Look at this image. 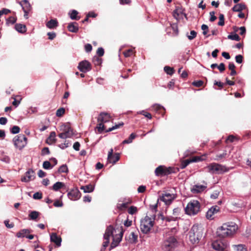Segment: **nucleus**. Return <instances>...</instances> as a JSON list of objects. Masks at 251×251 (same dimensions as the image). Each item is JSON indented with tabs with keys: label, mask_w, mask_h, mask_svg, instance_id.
<instances>
[{
	"label": "nucleus",
	"mask_w": 251,
	"mask_h": 251,
	"mask_svg": "<svg viewBox=\"0 0 251 251\" xmlns=\"http://www.w3.org/2000/svg\"><path fill=\"white\" fill-rule=\"evenodd\" d=\"M116 232V230L112 226H109L107 227L103 236L104 241L103 243L102 248L101 249L100 251H105L106 248L109 245L110 236L113 237V241L110 246L111 248H115L118 246L122 240L123 232L118 230L119 233L115 234Z\"/></svg>",
	"instance_id": "nucleus-1"
},
{
	"label": "nucleus",
	"mask_w": 251,
	"mask_h": 251,
	"mask_svg": "<svg viewBox=\"0 0 251 251\" xmlns=\"http://www.w3.org/2000/svg\"><path fill=\"white\" fill-rule=\"evenodd\" d=\"M238 228V226L233 222L224 224L217 229V233L218 236L222 238L230 237L235 233Z\"/></svg>",
	"instance_id": "nucleus-2"
},
{
	"label": "nucleus",
	"mask_w": 251,
	"mask_h": 251,
	"mask_svg": "<svg viewBox=\"0 0 251 251\" xmlns=\"http://www.w3.org/2000/svg\"><path fill=\"white\" fill-rule=\"evenodd\" d=\"M202 236V230L198 225H194L189 232L190 241L193 244L199 243Z\"/></svg>",
	"instance_id": "nucleus-3"
},
{
	"label": "nucleus",
	"mask_w": 251,
	"mask_h": 251,
	"mask_svg": "<svg viewBox=\"0 0 251 251\" xmlns=\"http://www.w3.org/2000/svg\"><path fill=\"white\" fill-rule=\"evenodd\" d=\"M201 210V204L200 202L195 200H191L189 202L185 208L186 214L190 216L197 215Z\"/></svg>",
	"instance_id": "nucleus-4"
},
{
	"label": "nucleus",
	"mask_w": 251,
	"mask_h": 251,
	"mask_svg": "<svg viewBox=\"0 0 251 251\" xmlns=\"http://www.w3.org/2000/svg\"><path fill=\"white\" fill-rule=\"evenodd\" d=\"M111 118V117L108 113L101 112L98 118V121L99 123L97 126L99 133H101L103 131L106 129L104 123L109 122Z\"/></svg>",
	"instance_id": "nucleus-5"
},
{
	"label": "nucleus",
	"mask_w": 251,
	"mask_h": 251,
	"mask_svg": "<svg viewBox=\"0 0 251 251\" xmlns=\"http://www.w3.org/2000/svg\"><path fill=\"white\" fill-rule=\"evenodd\" d=\"M154 225V219L146 216L142 219L140 223L141 231L145 234L149 233Z\"/></svg>",
	"instance_id": "nucleus-6"
},
{
	"label": "nucleus",
	"mask_w": 251,
	"mask_h": 251,
	"mask_svg": "<svg viewBox=\"0 0 251 251\" xmlns=\"http://www.w3.org/2000/svg\"><path fill=\"white\" fill-rule=\"evenodd\" d=\"M60 130L62 132L58 136L61 139L71 138L73 135V130L69 123H65L60 126Z\"/></svg>",
	"instance_id": "nucleus-7"
},
{
	"label": "nucleus",
	"mask_w": 251,
	"mask_h": 251,
	"mask_svg": "<svg viewBox=\"0 0 251 251\" xmlns=\"http://www.w3.org/2000/svg\"><path fill=\"white\" fill-rule=\"evenodd\" d=\"M208 172L212 174H222L227 171L226 167L221 164L213 163L209 164L207 167Z\"/></svg>",
	"instance_id": "nucleus-8"
},
{
	"label": "nucleus",
	"mask_w": 251,
	"mask_h": 251,
	"mask_svg": "<svg viewBox=\"0 0 251 251\" xmlns=\"http://www.w3.org/2000/svg\"><path fill=\"white\" fill-rule=\"evenodd\" d=\"M13 142L17 148L22 150L27 144V138L24 135L19 134L13 138Z\"/></svg>",
	"instance_id": "nucleus-9"
},
{
	"label": "nucleus",
	"mask_w": 251,
	"mask_h": 251,
	"mask_svg": "<svg viewBox=\"0 0 251 251\" xmlns=\"http://www.w3.org/2000/svg\"><path fill=\"white\" fill-rule=\"evenodd\" d=\"M177 244L176 239L171 236L164 242L162 248L165 251H171L177 246Z\"/></svg>",
	"instance_id": "nucleus-10"
},
{
	"label": "nucleus",
	"mask_w": 251,
	"mask_h": 251,
	"mask_svg": "<svg viewBox=\"0 0 251 251\" xmlns=\"http://www.w3.org/2000/svg\"><path fill=\"white\" fill-rule=\"evenodd\" d=\"M176 198V195L168 192H165L160 197V200L164 202L165 204H170Z\"/></svg>",
	"instance_id": "nucleus-11"
},
{
	"label": "nucleus",
	"mask_w": 251,
	"mask_h": 251,
	"mask_svg": "<svg viewBox=\"0 0 251 251\" xmlns=\"http://www.w3.org/2000/svg\"><path fill=\"white\" fill-rule=\"evenodd\" d=\"M227 246V243L222 240H216L212 243L213 249L217 251H224Z\"/></svg>",
	"instance_id": "nucleus-12"
},
{
	"label": "nucleus",
	"mask_w": 251,
	"mask_h": 251,
	"mask_svg": "<svg viewBox=\"0 0 251 251\" xmlns=\"http://www.w3.org/2000/svg\"><path fill=\"white\" fill-rule=\"evenodd\" d=\"M78 69L83 73H86L91 70V64L87 60H84L79 62Z\"/></svg>",
	"instance_id": "nucleus-13"
},
{
	"label": "nucleus",
	"mask_w": 251,
	"mask_h": 251,
	"mask_svg": "<svg viewBox=\"0 0 251 251\" xmlns=\"http://www.w3.org/2000/svg\"><path fill=\"white\" fill-rule=\"evenodd\" d=\"M155 173L156 176H165L171 173V168H166L163 166H160L156 168Z\"/></svg>",
	"instance_id": "nucleus-14"
},
{
	"label": "nucleus",
	"mask_w": 251,
	"mask_h": 251,
	"mask_svg": "<svg viewBox=\"0 0 251 251\" xmlns=\"http://www.w3.org/2000/svg\"><path fill=\"white\" fill-rule=\"evenodd\" d=\"M34 178L35 174L34 171L31 169H29L25 173L24 176L22 177L21 180L23 182H27L33 180Z\"/></svg>",
	"instance_id": "nucleus-15"
},
{
	"label": "nucleus",
	"mask_w": 251,
	"mask_h": 251,
	"mask_svg": "<svg viewBox=\"0 0 251 251\" xmlns=\"http://www.w3.org/2000/svg\"><path fill=\"white\" fill-rule=\"evenodd\" d=\"M50 241L55 244L57 247H59L61 246L62 239L56 233H52L50 234Z\"/></svg>",
	"instance_id": "nucleus-16"
},
{
	"label": "nucleus",
	"mask_w": 251,
	"mask_h": 251,
	"mask_svg": "<svg viewBox=\"0 0 251 251\" xmlns=\"http://www.w3.org/2000/svg\"><path fill=\"white\" fill-rule=\"evenodd\" d=\"M219 210L220 208L217 205L211 207L206 212V217L207 219H212L213 215L214 214L217 213Z\"/></svg>",
	"instance_id": "nucleus-17"
},
{
	"label": "nucleus",
	"mask_w": 251,
	"mask_h": 251,
	"mask_svg": "<svg viewBox=\"0 0 251 251\" xmlns=\"http://www.w3.org/2000/svg\"><path fill=\"white\" fill-rule=\"evenodd\" d=\"M68 196L69 198L73 201L78 199L80 197V193L77 189H73L68 193Z\"/></svg>",
	"instance_id": "nucleus-18"
},
{
	"label": "nucleus",
	"mask_w": 251,
	"mask_h": 251,
	"mask_svg": "<svg viewBox=\"0 0 251 251\" xmlns=\"http://www.w3.org/2000/svg\"><path fill=\"white\" fill-rule=\"evenodd\" d=\"M113 151L112 149L109 151L107 159L110 163L114 164L119 160L120 157L118 154L113 155Z\"/></svg>",
	"instance_id": "nucleus-19"
},
{
	"label": "nucleus",
	"mask_w": 251,
	"mask_h": 251,
	"mask_svg": "<svg viewBox=\"0 0 251 251\" xmlns=\"http://www.w3.org/2000/svg\"><path fill=\"white\" fill-rule=\"evenodd\" d=\"M206 188V185L197 184L193 186L191 188V191L194 194L199 193L203 191Z\"/></svg>",
	"instance_id": "nucleus-20"
},
{
	"label": "nucleus",
	"mask_w": 251,
	"mask_h": 251,
	"mask_svg": "<svg viewBox=\"0 0 251 251\" xmlns=\"http://www.w3.org/2000/svg\"><path fill=\"white\" fill-rule=\"evenodd\" d=\"M20 4L22 6L24 13H28L31 9V6L28 1L27 0H23L20 2Z\"/></svg>",
	"instance_id": "nucleus-21"
},
{
	"label": "nucleus",
	"mask_w": 251,
	"mask_h": 251,
	"mask_svg": "<svg viewBox=\"0 0 251 251\" xmlns=\"http://www.w3.org/2000/svg\"><path fill=\"white\" fill-rule=\"evenodd\" d=\"M56 134L54 131L50 133L49 137L46 140V143L49 145H51L56 142Z\"/></svg>",
	"instance_id": "nucleus-22"
},
{
	"label": "nucleus",
	"mask_w": 251,
	"mask_h": 251,
	"mask_svg": "<svg viewBox=\"0 0 251 251\" xmlns=\"http://www.w3.org/2000/svg\"><path fill=\"white\" fill-rule=\"evenodd\" d=\"M68 30L72 32L76 33L78 30V24L76 23H72L68 25Z\"/></svg>",
	"instance_id": "nucleus-23"
},
{
	"label": "nucleus",
	"mask_w": 251,
	"mask_h": 251,
	"mask_svg": "<svg viewBox=\"0 0 251 251\" xmlns=\"http://www.w3.org/2000/svg\"><path fill=\"white\" fill-rule=\"evenodd\" d=\"M30 232V230L27 229H24L17 233L16 236L18 238H22L27 236V234Z\"/></svg>",
	"instance_id": "nucleus-24"
},
{
	"label": "nucleus",
	"mask_w": 251,
	"mask_h": 251,
	"mask_svg": "<svg viewBox=\"0 0 251 251\" xmlns=\"http://www.w3.org/2000/svg\"><path fill=\"white\" fill-rule=\"evenodd\" d=\"M131 203V201L128 200L123 203H118L117 204V208L120 210H123L126 209L128 204Z\"/></svg>",
	"instance_id": "nucleus-25"
},
{
	"label": "nucleus",
	"mask_w": 251,
	"mask_h": 251,
	"mask_svg": "<svg viewBox=\"0 0 251 251\" xmlns=\"http://www.w3.org/2000/svg\"><path fill=\"white\" fill-rule=\"evenodd\" d=\"M81 189L83 190L84 193H91L94 190V186L92 184H89L81 187Z\"/></svg>",
	"instance_id": "nucleus-26"
},
{
	"label": "nucleus",
	"mask_w": 251,
	"mask_h": 251,
	"mask_svg": "<svg viewBox=\"0 0 251 251\" xmlns=\"http://www.w3.org/2000/svg\"><path fill=\"white\" fill-rule=\"evenodd\" d=\"M16 30L20 33H24L26 31V27L22 24H16L15 26Z\"/></svg>",
	"instance_id": "nucleus-27"
},
{
	"label": "nucleus",
	"mask_w": 251,
	"mask_h": 251,
	"mask_svg": "<svg viewBox=\"0 0 251 251\" xmlns=\"http://www.w3.org/2000/svg\"><path fill=\"white\" fill-rule=\"evenodd\" d=\"M246 6L244 4L239 3L235 5L233 8L232 10L235 12H241L243 9H245Z\"/></svg>",
	"instance_id": "nucleus-28"
},
{
	"label": "nucleus",
	"mask_w": 251,
	"mask_h": 251,
	"mask_svg": "<svg viewBox=\"0 0 251 251\" xmlns=\"http://www.w3.org/2000/svg\"><path fill=\"white\" fill-rule=\"evenodd\" d=\"M49 28H53L57 26V22L56 20H50L46 24Z\"/></svg>",
	"instance_id": "nucleus-29"
},
{
	"label": "nucleus",
	"mask_w": 251,
	"mask_h": 251,
	"mask_svg": "<svg viewBox=\"0 0 251 251\" xmlns=\"http://www.w3.org/2000/svg\"><path fill=\"white\" fill-rule=\"evenodd\" d=\"M39 214L37 211H31L29 214V217L30 220H36L39 216Z\"/></svg>",
	"instance_id": "nucleus-30"
},
{
	"label": "nucleus",
	"mask_w": 251,
	"mask_h": 251,
	"mask_svg": "<svg viewBox=\"0 0 251 251\" xmlns=\"http://www.w3.org/2000/svg\"><path fill=\"white\" fill-rule=\"evenodd\" d=\"M64 186L63 182H57L53 184L52 186V189L55 191H58L59 189L61 188Z\"/></svg>",
	"instance_id": "nucleus-31"
},
{
	"label": "nucleus",
	"mask_w": 251,
	"mask_h": 251,
	"mask_svg": "<svg viewBox=\"0 0 251 251\" xmlns=\"http://www.w3.org/2000/svg\"><path fill=\"white\" fill-rule=\"evenodd\" d=\"M129 238L130 242L135 243L137 241L138 235L132 232L130 233Z\"/></svg>",
	"instance_id": "nucleus-32"
},
{
	"label": "nucleus",
	"mask_w": 251,
	"mask_h": 251,
	"mask_svg": "<svg viewBox=\"0 0 251 251\" xmlns=\"http://www.w3.org/2000/svg\"><path fill=\"white\" fill-rule=\"evenodd\" d=\"M136 135L132 133H131L129 138L123 141V144H129L131 143L132 142V140L135 138Z\"/></svg>",
	"instance_id": "nucleus-33"
},
{
	"label": "nucleus",
	"mask_w": 251,
	"mask_h": 251,
	"mask_svg": "<svg viewBox=\"0 0 251 251\" xmlns=\"http://www.w3.org/2000/svg\"><path fill=\"white\" fill-rule=\"evenodd\" d=\"M227 38L232 40H235L237 41H239L240 40V37L238 36V34L236 33L228 35Z\"/></svg>",
	"instance_id": "nucleus-34"
},
{
	"label": "nucleus",
	"mask_w": 251,
	"mask_h": 251,
	"mask_svg": "<svg viewBox=\"0 0 251 251\" xmlns=\"http://www.w3.org/2000/svg\"><path fill=\"white\" fill-rule=\"evenodd\" d=\"M228 156V154L227 153L226 151H224L223 153L219 154L216 155V160H220L222 158H226Z\"/></svg>",
	"instance_id": "nucleus-35"
},
{
	"label": "nucleus",
	"mask_w": 251,
	"mask_h": 251,
	"mask_svg": "<svg viewBox=\"0 0 251 251\" xmlns=\"http://www.w3.org/2000/svg\"><path fill=\"white\" fill-rule=\"evenodd\" d=\"M124 125L123 123H120L118 125H116L114 126H112L111 127L109 128L108 129H106V132H109L111 131L114 129H117L119 128L120 127L123 126Z\"/></svg>",
	"instance_id": "nucleus-36"
},
{
	"label": "nucleus",
	"mask_w": 251,
	"mask_h": 251,
	"mask_svg": "<svg viewBox=\"0 0 251 251\" xmlns=\"http://www.w3.org/2000/svg\"><path fill=\"white\" fill-rule=\"evenodd\" d=\"M197 32L194 30H191L190 33V35L187 34V37L188 39L192 40L194 39L197 36Z\"/></svg>",
	"instance_id": "nucleus-37"
},
{
	"label": "nucleus",
	"mask_w": 251,
	"mask_h": 251,
	"mask_svg": "<svg viewBox=\"0 0 251 251\" xmlns=\"http://www.w3.org/2000/svg\"><path fill=\"white\" fill-rule=\"evenodd\" d=\"M164 69L165 72L168 75H172L174 74V71L172 68L169 66H165Z\"/></svg>",
	"instance_id": "nucleus-38"
},
{
	"label": "nucleus",
	"mask_w": 251,
	"mask_h": 251,
	"mask_svg": "<svg viewBox=\"0 0 251 251\" xmlns=\"http://www.w3.org/2000/svg\"><path fill=\"white\" fill-rule=\"evenodd\" d=\"M78 12L77 11L75 10H73L69 13L70 18L72 20H75L76 19V15H77Z\"/></svg>",
	"instance_id": "nucleus-39"
},
{
	"label": "nucleus",
	"mask_w": 251,
	"mask_h": 251,
	"mask_svg": "<svg viewBox=\"0 0 251 251\" xmlns=\"http://www.w3.org/2000/svg\"><path fill=\"white\" fill-rule=\"evenodd\" d=\"M65 113V109L64 108H60L57 110L56 115L57 117H61Z\"/></svg>",
	"instance_id": "nucleus-40"
},
{
	"label": "nucleus",
	"mask_w": 251,
	"mask_h": 251,
	"mask_svg": "<svg viewBox=\"0 0 251 251\" xmlns=\"http://www.w3.org/2000/svg\"><path fill=\"white\" fill-rule=\"evenodd\" d=\"M224 24V15L222 14H221L219 15V21L218 23V25L220 26H223Z\"/></svg>",
	"instance_id": "nucleus-41"
},
{
	"label": "nucleus",
	"mask_w": 251,
	"mask_h": 251,
	"mask_svg": "<svg viewBox=\"0 0 251 251\" xmlns=\"http://www.w3.org/2000/svg\"><path fill=\"white\" fill-rule=\"evenodd\" d=\"M43 167L45 169H50L52 168L50 163L48 161H46L43 162Z\"/></svg>",
	"instance_id": "nucleus-42"
},
{
	"label": "nucleus",
	"mask_w": 251,
	"mask_h": 251,
	"mask_svg": "<svg viewBox=\"0 0 251 251\" xmlns=\"http://www.w3.org/2000/svg\"><path fill=\"white\" fill-rule=\"evenodd\" d=\"M59 173H67L68 172V167L66 165H63L60 166L58 169Z\"/></svg>",
	"instance_id": "nucleus-43"
},
{
	"label": "nucleus",
	"mask_w": 251,
	"mask_h": 251,
	"mask_svg": "<svg viewBox=\"0 0 251 251\" xmlns=\"http://www.w3.org/2000/svg\"><path fill=\"white\" fill-rule=\"evenodd\" d=\"M137 207L132 206L129 208V209L128 210V212L129 214L133 215V214H135L137 212Z\"/></svg>",
	"instance_id": "nucleus-44"
},
{
	"label": "nucleus",
	"mask_w": 251,
	"mask_h": 251,
	"mask_svg": "<svg viewBox=\"0 0 251 251\" xmlns=\"http://www.w3.org/2000/svg\"><path fill=\"white\" fill-rule=\"evenodd\" d=\"M20 128L17 126H14L11 129V132L13 134H17L20 132Z\"/></svg>",
	"instance_id": "nucleus-45"
},
{
	"label": "nucleus",
	"mask_w": 251,
	"mask_h": 251,
	"mask_svg": "<svg viewBox=\"0 0 251 251\" xmlns=\"http://www.w3.org/2000/svg\"><path fill=\"white\" fill-rule=\"evenodd\" d=\"M201 29L203 30L202 34L204 35H206L207 34V33L208 32V26L206 25L203 24L201 25Z\"/></svg>",
	"instance_id": "nucleus-46"
},
{
	"label": "nucleus",
	"mask_w": 251,
	"mask_h": 251,
	"mask_svg": "<svg viewBox=\"0 0 251 251\" xmlns=\"http://www.w3.org/2000/svg\"><path fill=\"white\" fill-rule=\"evenodd\" d=\"M42 198V194L40 192H36L33 195V198L35 200H40Z\"/></svg>",
	"instance_id": "nucleus-47"
},
{
	"label": "nucleus",
	"mask_w": 251,
	"mask_h": 251,
	"mask_svg": "<svg viewBox=\"0 0 251 251\" xmlns=\"http://www.w3.org/2000/svg\"><path fill=\"white\" fill-rule=\"evenodd\" d=\"M219 193L220 191L219 190H215L210 195V198L213 199H216L218 197Z\"/></svg>",
	"instance_id": "nucleus-48"
},
{
	"label": "nucleus",
	"mask_w": 251,
	"mask_h": 251,
	"mask_svg": "<svg viewBox=\"0 0 251 251\" xmlns=\"http://www.w3.org/2000/svg\"><path fill=\"white\" fill-rule=\"evenodd\" d=\"M138 113L141 114L145 116L146 117L151 119V115L150 113L146 112L144 110H142L141 111H140Z\"/></svg>",
	"instance_id": "nucleus-49"
},
{
	"label": "nucleus",
	"mask_w": 251,
	"mask_h": 251,
	"mask_svg": "<svg viewBox=\"0 0 251 251\" xmlns=\"http://www.w3.org/2000/svg\"><path fill=\"white\" fill-rule=\"evenodd\" d=\"M16 21V19L14 17H10L7 20V24H14Z\"/></svg>",
	"instance_id": "nucleus-50"
},
{
	"label": "nucleus",
	"mask_w": 251,
	"mask_h": 251,
	"mask_svg": "<svg viewBox=\"0 0 251 251\" xmlns=\"http://www.w3.org/2000/svg\"><path fill=\"white\" fill-rule=\"evenodd\" d=\"M203 81L201 80L195 81L193 82L192 84L196 87H200L202 85Z\"/></svg>",
	"instance_id": "nucleus-51"
},
{
	"label": "nucleus",
	"mask_w": 251,
	"mask_h": 251,
	"mask_svg": "<svg viewBox=\"0 0 251 251\" xmlns=\"http://www.w3.org/2000/svg\"><path fill=\"white\" fill-rule=\"evenodd\" d=\"M152 108L155 111H158L161 109H164V107L160 104H155L152 106Z\"/></svg>",
	"instance_id": "nucleus-52"
},
{
	"label": "nucleus",
	"mask_w": 251,
	"mask_h": 251,
	"mask_svg": "<svg viewBox=\"0 0 251 251\" xmlns=\"http://www.w3.org/2000/svg\"><path fill=\"white\" fill-rule=\"evenodd\" d=\"M104 50L102 48H99L97 51V53L99 56H102L104 54Z\"/></svg>",
	"instance_id": "nucleus-53"
},
{
	"label": "nucleus",
	"mask_w": 251,
	"mask_h": 251,
	"mask_svg": "<svg viewBox=\"0 0 251 251\" xmlns=\"http://www.w3.org/2000/svg\"><path fill=\"white\" fill-rule=\"evenodd\" d=\"M236 62L238 63H241L243 61V56L241 55H236L235 57Z\"/></svg>",
	"instance_id": "nucleus-54"
},
{
	"label": "nucleus",
	"mask_w": 251,
	"mask_h": 251,
	"mask_svg": "<svg viewBox=\"0 0 251 251\" xmlns=\"http://www.w3.org/2000/svg\"><path fill=\"white\" fill-rule=\"evenodd\" d=\"M93 62L96 65H100L101 63V59L99 58L98 57H95L93 59Z\"/></svg>",
	"instance_id": "nucleus-55"
},
{
	"label": "nucleus",
	"mask_w": 251,
	"mask_h": 251,
	"mask_svg": "<svg viewBox=\"0 0 251 251\" xmlns=\"http://www.w3.org/2000/svg\"><path fill=\"white\" fill-rule=\"evenodd\" d=\"M191 161L190 160H185V161H184L182 164H181V168L183 169L184 168H185L187 165H188V164L191 163Z\"/></svg>",
	"instance_id": "nucleus-56"
},
{
	"label": "nucleus",
	"mask_w": 251,
	"mask_h": 251,
	"mask_svg": "<svg viewBox=\"0 0 251 251\" xmlns=\"http://www.w3.org/2000/svg\"><path fill=\"white\" fill-rule=\"evenodd\" d=\"M237 251H246V249L242 245H239L236 246Z\"/></svg>",
	"instance_id": "nucleus-57"
},
{
	"label": "nucleus",
	"mask_w": 251,
	"mask_h": 251,
	"mask_svg": "<svg viewBox=\"0 0 251 251\" xmlns=\"http://www.w3.org/2000/svg\"><path fill=\"white\" fill-rule=\"evenodd\" d=\"M214 15V12L212 11L210 12V18L209 20L210 22H214L217 19L216 17Z\"/></svg>",
	"instance_id": "nucleus-58"
},
{
	"label": "nucleus",
	"mask_w": 251,
	"mask_h": 251,
	"mask_svg": "<svg viewBox=\"0 0 251 251\" xmlns=\"http://www.w3.org/2000/svg\"><path fill=\"white\" fill-rule=\"evenodd\" d=\"M218 69L221 72H223L225 70V64L223 63H220L219 65H218Z\"/></svg>",
	"instance_id": "nucleus-59"
},
{
	"label": "nucleus",
	"mask_w": 251,
	"mask_h": 251,
	"mask_svg": "<svg viewBox=\"0 0 251 251\" xmlns=\"http://www.w3.org/2000/svg\"><path fill=\"white\" fill-rule=\"evenodd\" d=\"M85 49L86 52H90L92 50V47L91 44H87L85 46Z\"/></svg>",
	"instance_id": "nucleus-60"
},
{
	"label": "nucleus",
	"mask_w": 251,
	"mask_h": 251,
	"mask_svg": "<svg viewBox=\"0 0 251 251\" xmlns=\"http://www.w3.org/2000/svg\"><path fill=\"white\" fill-rule=\"evenodd\" d=\"M53 205L55 207H62L63 206V203L62 201L56 200L54 201Z\"/></svg>",
	"instance_id": "nucleus-61"
},
{
	"label": "nucleus",
	"mask_w": 251,
	"mask_h": 251,
	"mask_svg": "<svg viewBox=\"0 0 251 251\" xmlns=\"http://www.w3.org/2000/svg\"><path fill=\"white\" fill-rule=\"evenodd\" d=\"M132 52V50L131 49H129V50H127L126 51H125L124 52V54L125 56L127 57H129V56H130Z\"/></svg>",
	"instance_id": "nucleus-62"
},
{
	"label": "nucleus",
	"mask_w": 251,
	"mask_h": 251,
	"mask_svg": "<svg viewBox=\"0 0 251 251\" xmlns=\"http://www.w3.org/2000/svg\"><path fill=\"white\" fill-rule=\"evenodd\" d=\"M145 190L146 186L144 185L140 186L137 189L138 193H143L145 192Z\"/></svg>",
	"instance_id": "nucleus-63"
},
{
	"label": "nucleus",
	"mask_w": 251,
	"mask_h": 251,
	"mask_svg": "<svg viewBox=\"0 0 251 251\" xmlns=\"http://www.w3.org/2000/svg\"><path fill=\"white\" fill-rule=\"evenodd\" d=\"M246 164L251 168V154L248 156L246 160Z\"/></svg>",
	"instance_id": "nucleus-64"
}]
</instances>
